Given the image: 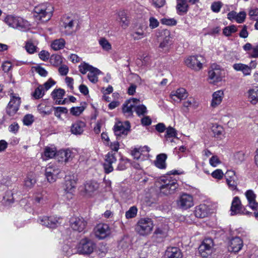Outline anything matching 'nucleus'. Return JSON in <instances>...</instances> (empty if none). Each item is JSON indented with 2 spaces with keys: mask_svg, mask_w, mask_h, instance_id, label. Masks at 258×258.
I'll list each match as a JSON object with an SVG mask.
<instances>
[{
  "mask_svg": "<svg viewBox=\"0 0 258 258\" xmlns=\"http://www.w3.org/2000/svg\"><path fill=\"white\" fill-rule=\"evenodd\" d=\"M155 185L160 192L165 195L174 193L178 186L176 180L170 176L161 177L156 181Z\"/></svg>",
  "mask_w": 258,
  "mask_h": 258,
  "instance_id": "f257e3e1",
  "label": "nucleus"
},
{
  "mask_svg": "<svg viewBox=\"0 0 258 258\" xmlns=\"http://www.w3.org/2000/svg\"><path fill=\"white\" fill-rule=\"evenodd\" d=\"M53 7L49 3L40 4L34 9V16L42 22L49 20L52 15Z\"/></svg>",
  "mask_w": 258,
  "mask_h": 258,
  "instance_id": "f03ea898",
  "label": "nucleus"
},
{
  "mask_svg": "<svg viewBox=\"0 0 258 258\" xmlns=\"http://www.w3.org/2000/svg\"><path fill=\"white\" fill-rule=\"evenodd\" d=\"M5 22L9 26L21 31H25L29 27V24L27 21L21 17L12 15L7 16L5 19Z\"/></svg>",
  "mask_w": 258,
  "mask_h": 258,
  "instance_id": "7ed1b4c3",
  "label": "nucleus"
},
{
  "mask_svg": "<svg viewBox=\"0 0 258 258\" xmlns=\"http://www.w3.org/2000/svg\"><path fill=\"white\" fill-rule=\"evenodd\" d=\"M153 226V222L151 219L142 218L138 221L136 230L140 235L145 236L149 234L152 232Z\"/></svg>",
  "mask_w": 258,
  "mask_h": 258,
  "instance_id": "20e7f679",
  "label": "nucleus"
},
{
  "mask_svg": "<svg viewBox=\"0 0 258 258\" xmlns=\"http://www.w3.org/2000/svg\"><path fill=\"white\" fill-rule=\"evenodd\" d=\"M220 66L215 63L212 64L208 72V79L211 83H216L220 82L223 77Z\"/></svg>",
  "mask_w": 258,
  "mask_h": 258,
  "instance_id": "39448f33",
  "label": "nucleus"
},
{
  "mask_svg": "<svg viewBox=\"0 0 258 258\" xmlns=\"http://www.w3.org/2000/svg\"><path fill=\"white\" fill-rule=\"evenodd\" d=\"M96 247V244L91 239L84 238L81 240L78 245V250L82 254H89L93 252Z\"/></svg>",
  "mask_w": 258,
  "mask_h": 258,
  "instance_id": "423d86ee",
  "label": "nucleus"
},
{
  "mask_svg": "<svg viewBox=\"0 0 258 258\" xmlns=\"http://www.w3.org/2000/svg\"><path fill=\"white\" fill-rule=\"evenodd\" d=\"M184 61L188 67L199 71L203 68V64L205 63V60L202 55H194L187 57Z\"/></svg>",
  "mask_w": 258,
  "mask_h": 258,
  "instance_id": "0eeeda50",
  "label": "nucleus"
},
{
  "mask_svg": "<svg viewBox=\"0 0 258 258\" xmlns=\"http://www.w3.org/2000/svg\"><path fill=\"white\" fill-rule=\"evenodd\" d=\"M214 242L212 239L205 238L199 247V253L203 257H207L213 252Z\"/></svg>",
  "mask_w": 258,
  "mask_h": 258,
  "instance_id": "6e6552de",
  "label": "nucleus"
},
{
  "mask_svg": "<svg viewBox=\"0 0 258 258\" xmlns=\"http://www.w3.org/2000/svg\"><path fill=\"white\" fill-rule=\"evenodd\" d=\"M76 185V180L74 176H66L64 190L66 192L65 197L68 199H72L73 192Z\"/></svg>",
  "mask_w": 258,
  "mask_h": 258,
  "instance_id": "1a4fd4ad",
  "label": "nucleus"
},
{
  "mask_svg": "<svg viewBox=\"0 0 258 258\" xmlns=\"http://www.w3.org/2000/svg\"><path fill=\"white\" fill-rule=\"evenodd\" d=\"M95 236L99 239H103L109 236L111 230L109 225L106 224L99 223L94 228Z\"/></svg>",
  "mask_w": 258,
  "mask_h": 258,
  "instance_id": "9d476101",
  "label": "nucleus"
},
{
  "mask_svg": "<svg viewBox=\"0 0 258 258\" xmlns=\"http://www.w3.org/2000/svg\"><path fill=\"white\" fill-rule=\"evenodd\" d=\"M60 171V169L54 164H48L45 169V176L48 181L51 183L55 181Z\"/></svg>",
  "mask_w": 258,
  "mask_h": 258,
  "instance_id": "9b49d317",
  "label": "nucleus"
},
{
  "mask_svg": "<svg viewBox=\"0 0 258 258\" xmlns=\"http://www.w3.org/2000/svg\"><path fill=\"white\" fill-rule=\"evenodd\" d=\"M177 206L183 210L188 209L194 205V199L190 195L182 194L177 201Z\"/></svg>",
  "mask_w": 258,
  "mask_h": 258,
  "instance_id": "f8f14e48",
  "label": "nucleus"
},
{
  "mask_svg": "<svg viewBox=\"0 0 258 258\" xmlns=\"http://www.w3.org/2000/svg\"><path fill=\"white\" fill-rule=\"evenodd\" d=\"M140 100L137 98H131L126 101L122 105V112L127 117H132L133 115V109L135 105L139 103Z\"/></svg>",
  "mask_w": 258,
  "mask_h": 258,
  "instance_id": "ddd939ff",
  "label": "nucleus"
},
{
  "mask_svg": "<svg viewBox=\"0 0 258 258\" xmlns=\"http://www.w3.org/2000/svg\"><path fill=\"white\" fill-rule=\"evenodd\" d=\"M239 214H248L247 211L243 210L242 205L239 197H235L232 201L230 208V215H235Z\"/></svg>",
  "mask_w": 258,
  "mask_h": 258,
  "instance_id": "4468645a",
  "label": "nucleus"
},
{
  "mask_svg": "<svg viewBox=\"0 0 258 258\" xmlns=\"http://www.w3.org/2000/svg\"><path fill=\"white\" fill-rule=\"evenodd\" d=\"M87 225L86 221L82 217H73L70 220L71 228L79 232L84 231Z\"/></svg>",
  "mask_w": 258,
  "mask_h": 258,
  "instance_id": "2eb2a0df",
  "label": "nucleus"
},
{
  "mask_svg": "<svg viewBox=\"0 0 258 258\" xmlns=\"http://www.w3.org/2000/svg\"><path fill=\"white\" fill-rule=\"evenodd\" d=\"M131 125L128 121L118 122L114 126V132L115 136L118 137L121 135L126 136L130 129Z\"/></svg>",
  "mask_w": 258,
  "mask_h": 258,
  "instance_id": "dca6fc26",
  "label": "nucleus"
},
{
  "mask_svg": "<svg viewBox=\"0 0 258 258\" xmlns=\"http://www.w3.org/2000/svg\"><path fill=\"white\" fill-rule=\"evenodd\" d=\"M116 161L115 154L109 152L105 156V162L103 164L104 171L106 173H109L113 170L112 164Z\"/></svg>",
  "mask_w": 258,
  "mask_h": 258,
  "instance_id": "f3484780",
  "label": "nucleus"
},
{
  "mask_svg": "<svg viewBox=\"0 0 258 258\" xmlns=\"http://www.w3.org/2000/svg\"><path fill=\"white\" fill-rule=\"evenodd\" d=\"M225 177L226 183L229 188L232 190L236 189L238 185V179L235 175V172L233 170H228L225 173Z\"/></svg>",
  "mask_w": 258,
  "mask_h": 258,
  "instance_id": "a211bd4d",
  "label": "nucleus"
},
{
  "mask_svg": "<svg viewBox=\"0 0 258 258\" xmlns=\"http://www.w3.org/2000/svg\"><path fill=\"white\" fill-rule=\"evenodd\" d=\"M171 99L175 102H180L182 100L187 97V93L185 89L180 88L173 91L170 95Z\"/></svg>",
  "mask_w": 258,
  "mask_h": 258,
  "instance_id": "6ab92c4d",
  "label": "nucleus"
},
{
  "mask_svg": "<svg viewBox=\"0 0 258 258\" xmlns=\"http://www.w3.org/2000/svg\"><path fill=\"white\" fill-rule=\"evenodd\" d=\"M58 219L54 216H43L39 218V222L42 225L49 228H54L56 226Z\"/></svg>",
  "mask_w": 258,
  "mask_h": 258,
  "instance_id": "aec40b11",
  "label": "nucleus"
},
{
  "mask_svg": "<svg viewBox=\"0 0 258 258\" xmlns=\"http://www.w3.org/2000/svg\"><path fill=\"white\" fill-rule=\"evenodd\" d=\"M243 245L242 240L239 237H235L230 240L228 249L230 251L236 253L241 249Z\"/></svg>",
  "mask_w": 258,
  "mask_h": 258,
  "instance_id": "412c9836",
  "label": "nucleus"
},
{
  "mask_svg": "<svg viewBox=\"0 0 258 258\" xmlns=\"http://www.w3.org/2000/svg\"><path fill=\"white\" fill-rule=\"evenodd\" d=\"M250 67L243 63H235L233 66V69L237 71H241L244 76L249 75L251 73V68H255L256 67V62L251 61Z\"/></svg>",
  "mask_w": 258,
  "mask_h": 258,
  "instance_id": "4be33fe9",
  "label": "nucleus"
},
{
  "mask_svg": "<svg viewBox=\"0 0 258 258\" xmlns=\"http://www.w3.org/2000/svg\"><path fill=\"white\" fill-rule=\"evenodd\" d=\"M73 157L72 152L69 149L60 150L57 152L56 159L58 162H67Z\"/></svg>",
  "mask_w": 258,
  "mask_h": 258,
  "instance_id": "5701e85b",
  "label": "nucleus"
},
{
  "mask_svg": "<svg viewBox=\"0 0 258 258\" xmlns=\"http://www.w3.org/2000/svg\"><path fill=\"white\" fill-rule=\"evenodd\" d=\"M246 96L248 101L252 105L258 103V86L250 88L246 92Z\"/></svg>",
  "mask_w": 258,
  "mask_h": 258,
  "instance_id": "b1692460",
  "label": "nucleus"
},
{
  "mask_svg": "<svg viewBox=\"0 0 258 258\" xmlns=\"http://www.w3.org/2000/svg\"><path fill=\"white\" fill-rule=\"evenodd\" d=\"M245 196L248 201V206L253 210H258V203L255 201L256 195L252 190H247Z\"/></svg>",
  "mask_w": 258,
  "mask_h": 258,
  "instance_id": "393cba45",
  "label": "nucleus"
},
{
  "mask_svg": "<svg viewBox=\"0 0 258 258\" xmlns=\"http://www.w3.org/2000/svg\"><path fill=\"white\" fill-rule=\"evenodd\" d=\"M163 33L165 37L160 42L159 48L161 49L162 51L166 52L169 49L170 45L171 44V40L169 31L164 30Z\"/></svg>",
  "mask_w": 258,
  "mask_h": 258,
  "instance_id": "a878e982",
  "label": "nucleus"
},
{
  "mask_svg": "<svg viewBox=\"0 0 258 258\" xmlns=\"http://www.w3.org/2000/svg\"><path fill=\"white\" fill-rule=\"evenodd\" d=\"M86 124L84 121L78 120L73 123L71 127V132L73 134L80 135L84 132Z\"/></svg>",
  "mask_w": 258,
  "mask_h": 258,
  "instance_id": "bb28decb",
  "label": "nucleus"
},
{
  "mask_svg": "<svg viewBox=\"0 0 258 258\" xmlns=\"http://www.w3.org/2000/svg\"><path fill=\"white\" fill-rule=\"evenodd\" d=\"M99 187L98 183L95 181H89L84 185V195L90 196Z\"/></svg>",
  "mask_w": 258,
  "mask_h": 258,
  "instance_id": "cd10ccee",
  "label": "nucleus"
},
{
  "mask_svg": "<svg viewBox=\"0 0 258 258\" xmlns=\"http://www.w3.org/2000/svg\"><path fill=\"white\" fill-rule=\"evenodd\" d=\"M224 97V91L220 90L213 93L211 106L215 108L221 104Z\"/></svg>",
  "mask_w": 258,
  "mask_h": 258,
  "instance_id": "c85d7f7f",
  "label": "nucleus"
},
{
  "mask_svg": "<svg viewBox=\"0 0 258 258\" xmlns=\"http://www.w3.org/2000/svg\"><path fill=\"white\" fill-rule=\"evenodd\" d=\"M209 212V208L205 204H201L197 206L195 211V214L197 217L204 218L207 216Z\"/></svg>",
  "mask_w": 258,
  "mask_h": 258,
  "instance_id": "c756f323",
  "label": "nucleus"
},
{
  "mask_svg": "<svg viewBox=\"0 0 258 258\" xmlns=\"http://www.w3.org/2000/svg\"><path fill=\"white\" fill-rule=\"evenodd\" d=\"M165 256L167 258H181L182 254L181 250L176 247H168L166 252Z\"/></svg>",
  "mask_w": 258,
  "mask_h": 258,
  "instance_id": "7c9ffc66",
  "label": "nucleus"
},
{
  "mask_svg": "<svg viewBox=\"0 0 258 258\" xmlns=\"http://www.w3.org/2000/svg\"><path fill=\"white\" fill-rule=\"evenodd\" d=\"M65 91L62 89H54L51 93V96L53 99L55 101L57 104H63L64 103V100L61 101Z\"/></svg>",
  "mask_w": 258,
  "mask_h": 258,
  "instance_id": "2f4dec72",
  "label": "nucleus"
},
{
  "mask_svg": "<svg viewBox=\"0 0 258 258\" xmlns=\"http://www.w3.org/2000/svg\"><path fill=\"white\" fill-rule=\"evenodd\" d=\"M187 0H177L176 10L177 13L183 15L187 13L188 10Z\"/></svg>",
  "mask_w": 258,
  "mask_h": 258,
  "instance_id": "473e14b6",
  "label": "nucleus"
},
{
  "mask_svg": "<svg viewBox=\"0 0 258 258\" xmlns=\"http://www.w3.org/2000/svg\"><path fill=\"white\" fill-rule=\"evenodd\" d=\"M121 27L124 29L126 28L129 25L130 21L124 11H120L118 13L117 19Z\"/></svg>",
  "mask_w": 258,
  "mask_h": 258,
  "instance_id": "72a5a7b5",
  "label": "nucleus"
},
{
  "mask_svg": "<svg viewBox=\"0 0 258 258\" xmlns=\"http://www.w3.org/2000/svg\"><path fill=\"white\" fill-rule=\"evenodd\" d=\"M167 158V156L165 154L162 153L158 155L155 161V166L160 169H165L166 167V160Z\"/></svg>",
  "mask_w": 258,
  "mask_h": 258,
  "instance_id": "f704fd0d",
  "label": "nucleus"
},
{
  "mask_svg": "<svg viewBox=\"0 0 258 258\" xmlns=\"http://www.w3.org/2000/svg\"><path fill=\"white\" fill-rule=\"evenodd\" d=\"M91 69L88 74V78L91 82L96 83L98 81V76L101 73V72L94 67Z\"/></svg>",
  "mask_w": 258,
  "mask_h": 258,
  "instance_id": "c9c22d12",
  "label": "nucleus"
},
{
  "mask_svg": "<svg viewBox=\"0 0 258 258\" xmlns=\"http://www.w3.org/2000/svg\"><path fill=\"white\" fill-rule=\"evenodd\" d=\"M37 109L40 113L44 115L50 114L52 112L53 107L44 103H41L38 105Z\"/></svg>",
  "mask_w": 258,
  "mask_h": 258,
  "instance_id": "e433bc0d",
  "label": "nucleus"
},
{
  "mask_svg": "<svg viewBox=\"0 0 258 258\" xmlns=\"http://www.w3.org/2000/svg\"><path fill=\"white\" fill-rule=\"evenodd\" d=\"M65 41L63 39L60 38L54 40L51 44V48L55 51L63 48L65 45Z\"/></svg>",
  "mask_w": 258,
  "mask_h": 258,
  "instance_id": "4c0bfd02",
  "label": "nucleus"
},
{
  "mask_svg": "<svg viewBox=\"0 0 258 258\" xmlns=\"http://www.w3.org/2000/svg\"><path fill=\"white\" fill-rule=\"evenodd\" d=\"M36 182L34 174L33 173H30L27 175L25 179L24 184L26 187L31 188L34 186Z\"/></svg>",
  "mask_w": 258,
  "mask_h": 258,
  "instance_id": "58836bf2",
  "label": "nucleus"
},
{
  "mask_svg": "<svg viewBox=\"0 0 258 258\" xmlns=\"http://www.w3.org/2000/svg\"><path fill=\"white\" fill-rule=\"evenodd\" d=\"M212 131L216 138H220L223 134L224 128L223 127L217 124H213L211 126Z\"/></svg>",
  "mask_w": 258,
  "mask_h": 258,
  "instance_id": "ea45409f",
  "label": "nucleus"
},
{
  "mask_svg": "<svg viewBox=\"0 0 258 258\" xmlns=\"http://www.w3.org/2000/svg\"><path fill=\"white\" fill-rule=\"evenodd\" d=\"M131 36L135 40L141 39L145 37V33L143 29V27L141 26L136 29L135 32L132 33Z\"/></svg>",
  "mask_w": 258,
  "mask_h": 258,
  "instance_id": "a19ab883",
  "label": "nucleus"
},
{
  "mask_svg": "<svg viewBox=\"0 0 258 258\" xmlns=\"http://www.w3.org/2000/svg\"><path fill=\"white\" fill-rule=\"evenodd\" d=\"M86 104L82 103L80 106L73 107L70 109V113L74 116L80 115L85 110Z\"/></svg>",
  "mask_w": 258,
  "mask_h": 258,
  "instance_id": "79ce46f5",
  "label": "nucleus"
},
{
  "mask_svg": "<svg viewBox=\"0 0 258 258\" xmlns=\"http://www.w3.org/2000/svg\"><path fill=\"white\" fill-rule=\"evenodd\" d=\"M168 231V226L166 225H164L158 227L155 231V233L159 235L161 237H164L167 235Z\"/></svg>",
  "mask_w": 258,
  "mask_h": 258,
  "instance_id": "37998d69",
  "label": "nucleus"
},
{
  "mask_svg": "<svg viewBox=\"0 0 258 258\" xmlns=\"http://www.w3.org/2000/svg\"><path fill=\"white\" fill-rule=\"evenodd\" d=\"M50 62L53 66L57 67L62 62V57L58 54H53L50 57Z\"/></svg>",
  "mask_w": 258,
  "mask_h": 258,
  "instance_id": "c03bdc74",
  "label": "nucleus"
},
{
  "mask_svg": "<svg viewBox=\"0 0 258 258\" xmlns=\"http://www.w3.org/2000/svg\"><path fill=\"white\" fill-rule=\"evenodd\" d=\"M57 152L56 149L54 148L46 147L45 149L44 152V156L45 157V159L46 160L48 158H52L53 157H56Z\"/></svg>",
  "mask_w": 258,
  "mask_h": 258,
  "instance_id": "a18cd8bd",
  "label": "nucleus"
},
{
  "mask_svg": "<svg viewBox=\"0 0 258 258\" xmlns=\"http://www.w3.org/2000/svg\"><path fill=\"white\" fill-rule=\"evenodd\" d=\"M138 209L136 206L131 207L125 212V217L126 219H132L136 217Z\"/></svg>",
  "mask_w": 258,
  "mask_h": 258,
  "instance_id": "49530a36",
  "label": "nucleus"
},
{
  "mask_svg": "<svg viewBox=\"0 0 258 258\" xmlns=\"http://www.w3.org/2000/svg\"><path fill=\"white\" fill-rule=\"evenodd\" d=\"M166 133L164 135L165 138L168 140L170 138H175L177 136V131L171 126H168L166 129Z\"/></svg>",
  "mask_w": 258,
  "mask_h": 258,
  "instance_id": "de8ad7c7",
  "label": "nucleus"
},
{
  "mask_svg": "<svg viewBox=\"0 0 258 258\" xmlns=\"http://www.w3.org/2000/svg\"><path fill=\"white\" fill-rule=\"evenodd\" d=\"M18 102H16V103H15V106H14L13 105H12V103H9L8 106H7V109H6V111H7V114L10 116H12L13 115H14L16 112H17V111L19 110V108H18Z\"/></svg>",
  "mask_w": 258,
  "mask_h": 258,
  "instance_id": "09e8293b",
  "label": "nucleus"
},
{
  "mask_svg": "<svg viewBox=\"0 0 258 258\" xmlns=\"http://www.w3.org/2000/svg\"><path fill=\"white\" fill-rule=\"evenodd\" d=\"M33 199L37 204H43L45 201L43 191L36 192L33 195Z\"/></svg>",
  "mask_w": 258,
  "mask_h": 258,
  "instance_id": "8fccbe9b",
  "label": "nucleus"
},
{
  "mask_svg": "<svg viewBox=\"0 0 258 258\" xmlns=\"http://www.w3.org/2000/svg\"><path fill=\"white\" fill-rule=\"evenodd\" d=\"M63 27L64 29V33L66 35H70L73 32L74 27V21L70 20L68 23H63Z\"/></svg>",
  "mask_w": 258,
  "mask_h": 258,
  "instance_id": "3c124183",
  "label": "nucleus"
},
{
  "mask_svg": "<svg viewBox=\"0 0 258 258\" xmlns=\"http://www.w3.org/2000/svg\"><path fill=\"white\" fill-rule=\"evenodd\" d=\"M99 43L102 49L105 51H109L111 49V45L108 41L104 38H101L99 41Z\"/></svg>",
  "mask_w": 258,
  "mask_h": 258,
  "instance_id": "603ef678",
  "label": "nucleus"
},
{
  "mask_svg": "<svg viewBox=\"0 0 258 258\" xmlns=\"http://www.w3.org/2000/svg\"><path fill=\"white\" fill-rule=\"evenodd\" d=\"M135 111L138 116L144 115L147 113V109L146 107L143 105H135Z\"/></svg>",
  "mask_w": 258,
  "mask_h": 258,
  "instance_id": "864d4df0",
  "label": "nucleus"
},
{
  "mask_svg": "<svg viewBox=\"0 0 258 258\" xmlns=\"http://www.w3.org/2000/svg\"><path fill=\"white\" fill-rule=\"evenodd\" d=\"M44 89L43 86L42 85H39L35 90L33 94V97L37 99H39L44 95Z\"/></svg>",
  "mask_w": 258,
  "mask_h": 258,
  "instance_id": "5fc2aeb1",
  "label": "nucleus"
},
{
  "mask_svg": "<svg viewBox=\"0 0 258 258\" xmlns=\"http://www.w3.org/2000/svg\"><path fill=\"white\" fill-rule=\"evenodd\" d=\"M53 109L54 110V115L58 118H61V114L62 113H67L68 112V109L64 107H53Z\"/></svg>",
  "mask_w": 258,
  "mask_h": 258,
  "instance_id": "6e6d98bb",
  "label": "nucleus"
},
{
  "mask_svg": "<svg viewBox=\"0 0 258 258\" xmlns=\"http://www.w3.org/2000/svg\"><path fill=\"white\" fill-rule=\"evenodd\" d=\"M93 67L89 65L88 63L83 62L81 63L79 66V71L83 74H85L87 72H90V70L92 69Z\"/></svg>",
  "mask_w": 258,
  "mask_h": 258,
  "instance_id": "4d7b16f0",
  "label": "nucleus"
},
{
  "mask_svg": "<svg viewBox=\"0 0 258 258\" xmlns=\"http://www.w3.org/2000/svg\"><path fill=\"white\" fill-rule=\"evenodd\" d=\"M183 106L186 108L192 107L195 109L198 107V103L193 98H190L183 102Z\"/></svg>",
  "mask_w": 258,
  "mask_h": 258,
  "instance_id": "13d9d810",
  "label": "nucleus"
},
{
  "mask_svg": "<svg viewBox=\"0 0 258 258\" xmlns=\"http://www.w3.org/2000/svg\"><path fill=\"white\" fill-rule=\"evenodd\" d=\"M236 31V27L234 25H231L225 27L223 29V33L225 36H229Z\"/></svg>",
  "mask_w": 258,
  "mask_h": 258,
  "instance_id": "bf43d9fd",
  "label": "nucleus"
},
{
  "mask_svg": "<svg viewBox=\"0 0 258 258\" xmlns=\"http://www.w3.org/2000/svg\"><path fill=\"white\" fill-rule=\"evenodd\" d=\"M234 160L237 164L241 163L244 160V153L242 151L236 152L234 155Z\"/></svg>",
  "mask_w": 258,
  "mask_h": 258,
  "instance_id": "052dcab7",
  "label": "nucleus"
},
{
  "mask_svg": "<svg viewBox=\"0 0 258 258\" xmlns=\"http://www.w3.org/2000/svg\"><path fill=\"white\" fill-rule=\"evenodd\" d=\"M161 22L162 24L167 26H175L177 24L176 20L174 18H164L161 20Z\"/></svg>",
  "mask_w": 258,
  "mask_h": 258,
  "instance_id": "680f3d73",
  "label": "nucleus"
},
{
  "mask_svg": "<svg viewBox=\"0 0 258 258\" xmlns=\"http://www.w3.org/2000/svg\"><path fill=\"white\" fill-rule=\"evenodd\" d=\"M34 68L35 69V72L41 77H45L47 76L48 73L46 71V70L44 69V68L40 66H37L35 67Z\"/></svg>",
  "mask_w": 258,
  "mask_h": 258,
  "instance_id": "e2e57ef3",
  "label": "nucleus"
},
{
  "mask_svg": "<svg viewBox=\"0 0 258 258\" xmlns=\"http://www.w3.org/2000/svg\"><path fill=\"white\" fill-rule=\"evenodd\" d=\"M10 178L6 174L0 173V184L3 185H8L10 183Z\"/></svg>",
  "mask_w": 258,
  "mask_h": 258,
  "instance_id": "0e129e2a",
  "label": "nucleus"
},
{
  "mask_svg": "<svg viewBox=\"0 0 258 258\" xmlns=\"http://www.w3.org/2000/svg\"><path fill=\"white\" fill-rule=\"evenodd\" d=\"M222 6V4L220 2L213 3L211 5V10L215 13H218L220 11Z\"/></svg>",
  "mask_w": 258,
  "mask_h": 258,
  "instance_id": "69168bd1",
  "label": "nucleus"
},
{
  "mask_svg": "<svg viewBox=\"0 0 258 258\" xmlns=\"http://www.w3.org/2000/svg\"><path fill=\"white\" fill-rule=\"evenodd\" d=\"M212 177L217 179H221L223 178V172L221 169H216L211 174Z\"/></svg>",
  "mask_w": 258,
  "mask_h": 258,
  "instance_id": "338daca9",
  "label": "nucleus"
},
{
  "mask_svg": "<svg viewBox=\"0 0 258 258\" xmlns=\"http://www.w3.org/2000/svg\"><path fill=\"white\" fill-rule=\"evenodd\" d=\"M23 123L26 125H29L33 122V116L31 114L26 115L23 119Z\"/></svg>",
  "mask_w": 258,
  "mask_h": 258,
  "instance_id": "774afa93",
  "label": "nucleus"
}]
</instances>
